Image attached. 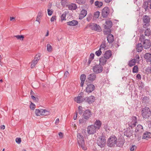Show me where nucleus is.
<instances>
[{
  "label": "nucleus",
  "mask_w": 151,
  "mask_h": 151,
  "mask_svg": "<svg viewBox=\"0 0 151 151\" xmlns=\"http://www.w3.org/2000/svg\"><path fill=\"white\" fill-rule=\"evenodd\" d=\"M31 98L34 100H36V98L33 96H31Z\"/></svg>",
  "instance_id": "69168bd1"
},
{
  "label": "nucleus",
  "mask_w": 151,
  "mask_h": 151,
  "mask_svg": "<svg viewBox=\"0 0 151 151\" xmlns=\"http://www.w3.org/2000/svg\"><path fill=\"white\" fill-rule=\"evenodd\" d=\"M150 18L149 16L145 15H144L142 17V20L143 23H150Z\"/></svg>",
  "instance_id": "412c9836"
},
{
  "label": "nucleus",
  "mask_w": 151,
  "mask_h": 151,
  "mask_svg": "<svg viewBox=\"0 0 151 151\" xmlns=\"http://www.w3.org/2000/svg\"><path fill=\"white\" fill-rule=\"evenodd\" d=\"M87 14V12L86 10L85 9L82 10L79 16V19H83L86 16Z\"/></svg>",
  "instance_id": "ddd939ff"
},
{
  "label": "nucleus",
  "mask_w": 151,
  "mask_h": 151,
  "mask_svg": "<svg viewBox=\"0 0 151 151\" xmlns=\"http://www.w3.org/2000/svg\"><path fill=\"white\" fill-rule=\"evenodd\" d=\"M148 3H150V8L151 9V0H148Z\"/></svg>",
  "instance_id": "774afa93"
},
{
  "label": "nucleus",
  "mask_w": 151,
  "mask_h": 151,
  "mask_svg": "<svg viewBox=\"0 0 151 151\" xmlns=\"http://www.w3.org/2000/svg\"><path fill=\"white\" fill-rule=\"evenodd\" d=\"M142 116L144 118H148L151 115V111L149 108L145 107L142 108L141 111Z\"/></svg>",
  "instance_id": "20e7f679"
},
{
  "label": "nucleus",
  "mask_w": 151,
  "mask_h": 151,
  "mask_svg": "<svg viewBox=\"0 0 151 151\" xmlns=\"http://www.w3.org/2000/svg\"><path fill=\"white\" fill-rule=\"evenodd\" d=\"M93 60V59H91L90 58H89L88 61V64L89 65L91 63V62L92 60Z\"/></svg>",
  "instance_id": "bf43d9fd"
},
{
  "label": "nucleus",
  "mask_w": 151,
  "mask_h": 151,
  "mask_svg": "<svg viewBox=\"0 0 151 151\" xmlns=\"http://www.w3.org/2000/svg\"><path fill=\"white\" fill-rule=\"evenodd\" d=\"M58 135L61 138L63 137V134L61 132H60L58 133Z\"/></svg>",
  "instance_id": "052dcab7"
},
{
  "label": "nucleus",
  "mask_w": 151,
  "mask_h": 151,
  "mask_svg": "<svg viewBox=\"0 0 151 151\" xmlns=\"http://www.w3.org/2000/svg\"><path fill=\"white\" fill-rule=\"evenodd\" d=\"M151 30L150 28H148L146 29L145 32V36H149L150 35Z\"/></svg>",
  "instance_id": "f704fd0d"
},
{
  "label": "nucleus",
  "mask_w": 151,
  "mask_h": 151,
  "mask_svg": "<svg viewBox=\"0 0 151 151\" xmlns=\"http://www.w3.org/2000/svg\"><path fill=\"white\" fill-rule=\"evenodd\" d=\"M78 22L77 21L74 20L69 21L67 23L68 25L71 26H74L78 24Z\"/></svg>",
  "instance_id": "b1692460"
},
{
  "label": "nucleus",
  "mask_w": 151,
  "mask_h": 151,
  "mask_svg": "<svg viewBox=\"0 0 151 151\" xmlns=\"http://www.w3.org/2000/svg\"><path fill=\"white\" fill-rule=\"evenodd\" d=\"M106 143V140L105 137L104 136H101L98 138L97 139V143L98 146L101 147H104Z\"/></svg>",
  "instance_id": "39448f33"
},
{
  "label": "nucleus",
  "mask_w": 151,
  "mask_h": 151,
  "mask_svg": "<svg viewBox=\"0 0 151 151\" xmlns=\"http://www.w3.org/2000/svg\"><path fill=\"white\" fill-rule=\"evenodd\" d=\"M138 70V67L137 65H135L134 67L133 68V72L134 73H137Z\"/></svg>",
  "instance_id": "79ce46f5"
},
{
  "label": "nucleus",
  "mask_w": 151,
  "mask_h": 151,
  "mask_svg": "<svg viewBox=\"0 0 151 151\" xmlns=\"http://www.w3.org/2000/svg\"><path fill=\"white\" fill-rule=\"evenodd\" d=\"M100 13L99 11H97L94 14V17L96 19L100 15Z\"/></svg>",
  "instance_id": "ea45409f"
},
{
  "label": "nucleus",
  "mask_w": 151,
  "mask_h": 151,
  "mask_svg": "<svg viewBox=\"0 0 151 151\" xmlns=\"http://www.w3.org/2000/svg\"><path fill=\"white\" fill-rule=\"evenodd\" d=\"M107 59H106L105 57H104L103 56H102L99 59L100 63L102 65H104L105 64L107 61Z\"/></svg>",
  "instance_id": "bb28decb"
},
{
  "label": "nucleus",
  "mask_w": 151,
  "mask_h": 151,
  "mask_svg": "<svg viewBox=\"0 0 151 151\" xmlns=\"http://www.w3.org/2000/svg\"><path fill=\"white\" fill-rule=\"evenodd\" d=\"M149 4L148 1H145L143 3L142 7L145 9V11H147V9L148 8V5Z\"/></svg>",
  "instance_id": "7c9ffc66"
},
{
  "label": "nucleus",
  "mask_w": 151,
  "mask_h": 151,
  "mask_svg": "<svg viewBox=\"0 0 151 151\" xmlns=\"http://www.w3.org/2000/svg\"><path fill=\"white\" fill-rule=\"evenodd\" d=\"M56 20V16H52L50 19V21L51 22H53Z\"/></svg>",
  "instance_id": "6e6d98bb"
},
{
  "label": "nucleus",
  "mask_w": 151,
  "mask_h": 151,
  "mask_svg": "<svg viewBox=\"0 0 151 151\" xmlns=\"http://www.w3.org/2000/svg\"><path fill=\"white\" fill-rule=\"evenodd\" d=\"M144 24L143 26V28H147L150 25V23H143Z\"/></svg>",
  "instance_id": "8fccbe9b"
},
{
  "label": "nucleus",
  "mask_w": 151,
  "mask_h": 151,
  "mask_svg": "<svg viewBox=\"0 0 151 151\" xmlns=\"http://www.w3.org/2000/svg\"><path fill=\"white\" fill-rule=\"evenodd\" d=\"M18 40H23L24 38V37L23 35H17L14 36Z\"/></svg>",
  "instance_id": "e433bc0d"
},
{
  "label": "nucleus",
  "mask_w": 151,
  "mask_h": 151,
  "mask_svg": "<svg viewBox=\"0 0 151 151\" xmlns=\"http://www.w3.org/2000/svg\"><path fill=\"white\" fill-rule=\"evenodd\" d=\"M35 113L37 116H40V115H47L50 114V112L49 111L45 109H36L35 110Z\"/></svg>",
  "instance_id": "423d86ee"
},
{
  "label": "nucleus",
  "mask_w": 151,
  "mask_h": 151,
  "mask_svg": "<svg viewBox=\"0 0 151 151\" xmlns=\"http://www.w3.org/2000/svg\"><path fill=\"white\" fill-rule=\"evenodd\" d=\"M59 122V118H57L55 120V124H56L57 125Z\"/></svg>",
  "instance_id": "680f3d73"
},
{
  "label": "nucleus",
  "mask_w": 151,
  "mask_h": 151,
  "mask_svg": "<svg viewBox=\"0 0 151 151\" xmlns=\"http://www.w3.org/2000/svg\"><path fill=\"white\" fill-rule=\"evenodd\" d=\"M47 12L48 15L49 16H51L53 13L52 11L49 9H47Z\"/></svg>",
  "instance_id": "5fc2aeb1"
},
{
  "label": "nucleus",
  "mask_w": 151,
  "mask_h": 151,
  "mask_svg": "<svg viewBox=\"0 0 151 151\" xmlns=\"http://www.w3.org/2000/svg\"><path fill=\"white\" fill-rule=\"evenodd\" d=\"M106 45L105 42H103L101 44L100 46V48L101 50H104V48L106 47Z\"/></svg>",
  "instance_id": "58836bf2"
},
{
  "label": "nucleus",
  "mask_w": 151,
  "mask_h": 151,
  "mask_svg": "<svg viewBox=\"0 0 151 151\" xmlns=\"http://www.w3.org/2000/svg\"><path fill=\"white\" fill-rule=\"evenodd\" d=\"M69 75V73L68 71H66L65 73L64 76L66 77L68 76Z\"/></svg>",
  "instance_id": "e2e57ef3"
},
{
  "label": "nucleus",
  "mask_w": 151,
  "mask_h": 151,
  "mask_svg": "<svg viewBox=\"0 0 151 151\" xmlns=\"http://www.w3.org/2000/svg\"><path fill=\"white\" fill-rule=\"evenodd\" d=\"M143 131V128L141 125L139 124L137 126L135 130L136 132H139V133H141Z\"/></svg>",
  "instance_id": "c756f323"
},
{
  "label": "nucleus",
  "mask_w": 151,
  "mask_h": 151,
  "mask_svg": "<svg viewBox=\"0 0 151 151\" xmlns=\"http://www.w3.org/2000/svg\"><path fill=\"white\" fill-rule=\"evenodd\" d=\"M137 78L138 79H140L141 78V75L140 74H138L137 75Z\"/></svg>",
  "instance_id": "0e129e2a"
},
{
  "label": "nucleus",
  "mask_w": 151,
  "mask_h": 151,
  "mask_svg": "<svg viewBox=\"0 0 151 151\" xmlns=\"http://www.w3.org/2000/svg\"><path fill=\"white\" fill-rule=\"evenodd\" d=\"M108 42L109 43H111L114 40L113 35L111 34H109L107 37Z\"/></svg>",
  "instance_id": "a211bd4d"
},
{
  "label": "nucleus",
  "mask_w": 151,
  "mask_h": 151,
  "mask_svg": "<svg viewBox=\"0 0 151 151\" xmlns=\"http://www.w3.org/2000/svg\"><path fill=\"white\" fill-rule=\"evenodd\" d=\"M97 129L96 126L92 125L88 127L87 132L89 134H94L96 132Z\"/></svg>",
  "instance_id": "6e6552de"
},
{
  "label": "nucleus",
  "mask_w": 151,
  "mask_h": 151,
  "mask_svg": "<svg viewBox=\"0 0 151 151\" xmlns=\"http://www.w3.org/2000/svg\"><path fill=\"white\" fill-rule=\"evenodd\" d=\"M85 99H86L85 100L89 104L92 103L95 100V97L92 96H91L87 98H86Z\"/></svg>",
  "instance_id": "2eb2a0df"
},
{
  "label": "nucleus",
  "mask_w": 151,
  "mask_h": 151,
  "mask_svg": "<svg viewBox=\"0 0 151 151\" xmlns=\"http://www.w3.org/2000/svg\"><path fill=\"white\" fill-rule=\"evenodd\" d=\"M137 149V147L135 145H133L130 147V149L131 151H134Z\"/></svg>",
  "instance_id": "49530a36"
},
{
  "label": "nucleus",
  "mask_w": 151,
  "mask_h": 151,
  "mask_svg": "<svg viewBox=\"0 0 151 151\" xmlns=\"http://www.w3.org/2000/svg\"><path fill=\"white\" fill-rule=\"evenodd\" d=\"M132 124L133 125V126H132L131 127H135L136 125V124L137 123V118L135 116H133L132 117Z\"/></svg>",
  "instance_id": "473e14b6"
},
{
  "label": "nucleus",
  "mask_w": 151,
  "mask_h": 151,
  "mask_svg": "<svg viewBox=\"0 0 151 151\" xmlns=\"http://www.w3.org/2000/svg\"><path fill=\"white\" fill-rule=\"evenodd\" d=\"M35 107V105L33 104V103H31L30 105V108L31 109L33 110L34 109Z\"/></svg>",
  "instance_id": "09e8293b"
},
{
  "label": "nucleus",
  "mask_w": 151,
  "mask_h": 151,
  "mask_svg": "<svg viewBox=\"0 0 151 151\" xmlns=\"http://www.w3.org/2000/svg\"><path fill=\"white\" fill-rule=\"evenodd\" d=\"M135 59H133L129 61L128 65L130 67H132L134 65L135 63Z\"/></svg>",
  "instance_id": "2f4dec72"
},
{
  "label": "nucleus",
  "mask_w": 151,
  "mask_h": 151,
  "mask_svg": "<svg viewBox=\"0 0 151 151\" xmlns=\"http://www.w3.org/2000/svg\"><path fill=\"white\" fill-rule=\"evenodd\" d=\"M42 16V12H39L38 14V16L37 17H41Z\"/></svg>",
  "instance_id": "338daca9"
},
{
  "label": "nucleus",
  "mask_w": 151,
  "mask_h": 151,
  "mask_svg": "<svg viewBox=\"0 0 151 151\" xmlns=\"http://www.w3.org/2000/svg\"><path fill=\"white\" fill-rule=\"evenodd\" d=\"M86 99L85 98L79 97V96L75 97L74 99L75 101L78 103H80L83 101L84 100H85Z\"/></svg>",
  "instance_id": "4468645a"
},
{
  "label": "nucleus",
  "mask_w": 151,
  "mask_h": 151,
  "mask_svg": "<svg viewBox=\"0 0 151 151\" xmlns=\"http://www.w3.org/2000/svg\"><path fill=\"white\" fill-rule=\"evenodd\" d=\"M93 70L95 73H99L103 71V67L100 65H96L93 67Z\"/></svg>",
  "instance_id": "0eeeda50"
},
{
  "label": "nucleus",
  "mask_w": 151,
  "mask_h": 151,
  "mask_svg": "<svg viewBox=\"0 0 151 151\" xmlns=\"http://www.w3.org/2000/svg\"><path fill=\"white\" fill-rule=\"evenodd\" d=\"M94 54L91 53L90 56L89 58L93 59L94 58Z\"/></svg>",
  "instance_id": "4d7b16f0"
},
{
  "label": "nucleus",
  "mask_w": 151,
  "mask_h": 151,
  "mask_svg": "<svg viewBox=\"0 0 151 151\" xmlns=\"http://www.w3.org/2000/svg\"><path fill=\"white\" fill-rule=\"evenodd\" d=\"M79 96L84 98V93L83 92H81L79 94Z\"/></svg>",
  "instance_id": "13d9d810"
},
{
  "label": "nucleus",
  "mask_w": 151,
  "mask_h": 151,
  "mask_svg": "<svg viewBox=\"0 0 151 151\" xmlns=\"http://www.w3.org/2000/svg\"><path fill=\"white\" fill-rule=\"evenodd\" d=\"M135 61H136V62H139V61L140 58L139 55H136L135 56Z\"/></svg>",
  "instance_id": "3c124183"
},
{
  "label": "nucleus",
  "mask_w": 151,
  "mask_h": 151,
  "mask_svg": "<svg viewBox=\"0 0 151 151\" xmlns=\"http://www.w3.org/2000/svg\"><path fill=\"white\" fill-rule=\"evenodd\" d=\"M144 57L147 62H150L151 61V54L150 53H146Z\"/></svg>",
  "instance_id": "393cba45"
},
{
  "label": "nucleus",
  "mask_w": 151,
  "mask_h": 151,
  "mask_svg": "<svg viewBox=\"0 0 151 151\" xmlns=\"http://www.w3.org/2000/svg\"><path fill=\"white\" fill-rule=\"evenodd\" d=\"M143 45L141 43H138L136 47V50L138 52H140L143 49Z\"/></svg>",
  "instance_id": "aec40b11"
},
{
  "label": "nucleus",
  "mask_w": 151,
  "mask_h": 151,
  "mask_svg": "<svg viewBox=\"0 0 151 151\" xmlns=\"http://www.w3.org/2000/svg\"><path fill=\"white\" fill-rule=\"evenodd\" d=\"M47 50L49 52H51L52 50L51 46L50 44H47Z\"/></svg>",
  "instance_id": "37998d69"
},
{
  "label": "nucleus",
  "mask_w": 151,
  "mask_h": 151,
  "mask_svg": "<svg viewBox=\"0 0 151 151\" xmlns=\"http://www.w3.org/2000/svg\"><path fill=\"white\" fill-rule=\"evenodd\" d=\"M61 3L62 5L63 6H67L68 5L67 0H61Z\"/></svg>",
  "instance_id": "4c0bfd02"
},
{
  "label": "nucleus",
  "mask_w": 151,
  "mask_h": 151,
  "mask_svg": "<svg viewBox=\"0 0 151 151\" xmlns=\"http://www.w3.org/2000/svg\"><path fill=\"white\" fill-rule=\"evenodd\" d=\"M94 125L96 126V127L97 129H99L101 125V122L99 120H97L95 122Z\"/></svg>",
  "instance_id": "cd10ccee"
},
{
  "label": "nucleus",
  "mask_w": 151,
  "mask_h": 151,
  "mask_svg": "<svg viewBox=\"0 0 151 151\" xmlns=\"http://www.w3.org/2000/svg\"><path fill=\"white\" fill-rule=\"evenodd\" d=\"M92 14H88L87 17V20L88 21H90L92 19Z\"/></svg>",
  "instance_id": "a18cd8bd"
},
{
  "label": "nucleus",
  "mask_w": 151,
  "mask_h": 151,
  "mask_svg": "<svg viewBox=\"0 0 151 151\" xmlns=\"http://www.w3.org/2000/svg\"><path fill=\"white\" fill-rule=\"evenodd\" d=\"M67 6L68 7L69 9L70 10H75L77 8L76 4L73 3L68 4Z\"/></svg>",
  "instance_id": "5701e85b"
},
{
  "label": "nucleus",
  "mask_w": 151,
  "mask_h": 151,
  "mask_svg": "<svg viewBox=\"0 0 151 151\" xmlns=\"http://www.w3.org/2000/svg\"><path fill=\"white\" fill-rule=\"evenodd\" d=\"M77 140L80 147H81L84 150H86L87 148L85 145L84 137L80 133H78L77 134Z\"/></svg>",
  "instance_id": "f03ea898"
},
{
  "label": "nucleus",
  "mask_w": 151,
  "mask_h": 151,
  "mask_svg": "<svg viewBox=\"0 0 151 151\" xmlns=\"http://www.w3.org/2000/svg\"><path fill=\"white\" fill-rule=\"evenodd\" d=\"M91 112L89 110H86L83 115L84 119L87 120L91 116Z\"/></svg>",
  "instance_id": "f8f14e48"
},
{
  "label": "nucleus",
  "mask_w": 151,
  "mask_h": 151,
  "mask_svg": "<svg viewBox=\"0 0 151 151\" xmlns=\"http://www.w3.org/2000/svg\"><path fill=\"white\" fill-rule=\"evenodd\" d=\"M95 86L92 84H89L87 85V87L86 88V91L88 93H90L94 90Z\"/></svg>",
  "instance_id": "9b49d317"
},
{
  "label": "nucleus",
  "mask_w": 151,
  "mask_h": 151,
  "mask_svg": "<svg viewBox=\"0 0 151 151\" xmlns=\"http://www.w3.org/2000/svg\"><path fill=\"white\" fill-rule=\"evenodd\" d=\"M96 77V74L94 73H93L88 76V79L90 81L92 82L95 80Z\"/></svg>",
  "instance_id": "f3484780"
},
{
  "label": "nucleus",
  "mask_w": 151,
  "mask_h": 151,
  "mask_svg": "<svg viewBox=\"0 0 151 151\" xmlns=\"http://www.w3.org/2000/svg\"><path fill=\"white\" fill-rule=\"evenodd\" d=\"M90 28L93 30L97 31L98 32H100L101 29L100 26L95 23L91 24L90 26Z\"/></svg>",
  "instance_id": "1a4fd4ad"
},
{
  "label": "nucleus",
  "mask_w": 151,
  "mask_h": 151,
  "mask_svg": "<svg viewBox=\"0 0 151 151\" xmlns=\"http://www.w3.org/2000/svg\"><path fill=\"white\" fill-rule=\"evenodd\" d=\"M66 17V14L65 13H63L61 16V21L62 22L63 21V20H65Z\"/></svg>",
  "instance_id": "c03bdc74"
},
{
  "label": "nucleus",
  "mask_w": 151,
  "mask_h": 151,
  "mask_svg": "<svg viewBox=\"0 0 151 151\" xmlns=\"http://www.w3.org/2000/svg\"><path fill=\"white\" fill-rule=\"evenodd\" d=\"M102 52L101 50L99 49V50L95 52V54L98 56H99L101 54Z\"/></svg>",
  "instance_id": "a19ab883"
},
{
  "label": "nucleus",
  "mask_w": 151,
  "mask_h": 151,
  "mask_svg": "<svg viewBox=\"0 0 151 151\" xmlns=\"http://www.w3.org/2000/svg\"><path fill=\"white\" fill-rule=\"evenodd\" d=\"M124 134L127 137H130L132 135V132L127 130L124 132Z\"/></svg>",
  "instance_id": "c9c22d12"
},
{
  "label": "nucleus",
  "mask_w": 151,
  "mask_h": 151,
  "mask_svg": "<svg viewBox=\"0 0 151 151\" xmlns=\"http://www.w3.org/2000/svg\"><path fill=\"white\" fill-rule=\"evenodd\" d=\"M112 25V22L111 21H107L106 22V25L104 28L106 29H109L111 28Z\"/></svg>",
  "instance_id": "dca6fc26"
},
{
  "label": "nucleus",
  "mask_w": 151,
  "mask_h": 151,
  "mask_svg": "<svg viewBox=\"0 0 151 151\" xmlns=\"http://www.w3.org/2000/svg\"><path fill=\"white\" fill-rule=\"evenodd\" d=\"M103 3L101 1H96L94 3V5L97 8H100L103 5Z\"/></svg>",
  "instance_id": "c85d7f7f"
},
{
  "label": "nucleus",
  "mask_w": 151,
  "mask_h": 151,
  "mask_svg": "<svg viewBox=\"0 0 151 151\" xmlns=\"http://www.w3.org/2000/svg\"><path fill=\"white\" fill-rule=\"evenodd\" d=\"M86 78V76L84 74H82L80 76V79L81 81V86L82 87L85 81Z\"/></svg>",
  "instance_id": "a878e982"
},
{
  "label": "nucleus",
  "mask_w": 151,
  "mask_h": 151,
  "mask_svg": "<svg viewBox=\"0 0 151 151\" xmlns=\"http://www.w3.org/2000/svg\"><path fill=\"white\" fill-rule=\"evenodd\" d=\"M38 61L35 59H34L32 61L31 65V68H33L35 66L36 64L37 63Z\"/></svg>",
  "instance_id": "72a5a7b5"
},
{
  "label": "nucleus",
  "mask_w": 151,
  "mask_h": 151,
  "mask_svg": "<svg viewBox=\"0 0 151 151\" xmlns=\"http://www.w3.org/2000/svg\"><path fill=\"white\" fill-rule=\"evenodd\" d=\"M111 51L110 50H109L105 52L103 56L106 59H109L111 56Z\"/></svg>",
  "instance_id": "6ab92c4d"
},
{
  "label": "nucleus",
  "mask_w": 151,
  "mask_h": 151,
  "mask_svg": "<svg viewBox=\"0 0 151 151\" xmlns=\"http://www.w3.org/2000/svg\"><path fill=\"white\" fill-rule=\"evenodd\" d=\"M109 9L107 7H104L102 10V15L103 17H106L109 13Z\"/></svg>",
  "instance_id": "9d476101"
},
{
  "label": "nucleus",
  "mask_w": 151,
  "mask_h": 151,
  "mask_svg": "<svg viewBox=\"0 0 151 151\" xmlns=\"http://www.w3.org/2000/svg\"><path fill=\"white\" fill-rule=\"evenodd\" d=\"M139 40L142 43L143 47L146 49L149 48L151 46V42L149 39H146L145 37L143 35L141 36Z\"/></svg>",
  "instance_id": "f257e3e1"
},
{
  "label": "nucleus",
  "mask_w": 151,
  "mask_h": 151,
  "mask_svg": "<svg viewBox=\"0 0 151 151\" xmlns=\"http://www.w3.org/2000/svg\"><path fill=\"white\" fill-rule=\"evenodd\" d=\"M79 122L80 124L83 123H85L86 122V121L84 120V118H82L79 120Z\"/></svg>",
  "instance_id": "864d4df0"
},
{
  "label": "nucleus",
  "mask_w": 151,
  "mask_h": 151,
  "mask_svg": "<svg viewBox=\"0 0 151 151\" xmlns=\"http://www.w3.org/2000/svg\"><path fill=\"white\" fill-rule=\"evenodd\" d=\"M117 139L114 136H111L108 139L107 145L109 147H114L116 145Z\"/></svg>",
  "instance_id": "7ed1b4c3"
},
{
  "label": "nucleus",
  "mask_w": 151,
  "mask_h": 151,
  "mask_svg": "<svg viewBox=\"0 0 151 151\" xmlns=\"http://www.w3.org/2000/svg\"><path fill=\"white\" fill-rule=\"evenodd\" d=\"M151 138V133L150 132H146L143 134L142 138L147 140Z\"/></svg>",
  "instance_id": "4be33fe9"
},
{
  "label": "nucleus",
  "mask_w": 151,
  "mask_h": 151,
  "mask_svg": "<svg viewBox=\"0 0 151 151\" xmlns=\"http://www.w3.org/2000/svg\"><path fill=\"white\" fill-rule=\"evenodd\" d=\"M15 141L17 143L19 144L21 142V139L20 138H17L16 139Z\"/></svg>",
  "instance_id": "603ef678"
},
{
  "label": "nucleus",
  "mask_w": 151,
  "mask_h": 151,
  "mask_svg": "<svg viewBox=\"0 0 151 151\" xmlns=\"http://www.w3.org/2000/svg\"><path fill=\"white\" fill-rule=\"evenodd\" d=\"M40 55L39 54H37L36 55L35 57V58L34 59H35V60H36L38 61L40 59Z\"/></svg>",
  "instance_id": "de8ad7c7"
}]
</instances>
